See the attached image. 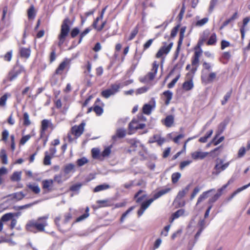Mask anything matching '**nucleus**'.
I'll return each instance as SVG.
<instances>
[{
    "mask_svg": "<svg viewBox=\"0 0 250 250\" xmlns=\"http://www.w3.org/2000/svg\"><path fill=\"white\" fill-rule=\"evenodd\" d=\"M48 216L39 217L37 220H30L26 225L25 228L27 230L36 232V229L39 231H43L44 228L47 225V219Z\"/></svg>",
    "mask_w": 250,
    "mask_h": 250,
    "instance_id": "f257e3e1",
    "label": "nucleus"
},
{
    "mask_svg": "<svg viewBox=\"0 0 250 250\" xmlns=\"http://www.w3.org/2000/svg\"><path fill=\"white\" fill-rule=\"evenodd\" d=\"M70 21L68 18L64 19L61 25V33L58 36V45L61 46L70 31Z\"/></svg>",
    "mask_w": 250,
    "mask_h": 250,
    "instance_id": "f03ea898",
    "label": "nucleus"
},
{
    "mask_svg": "<svg viewBox=\"0 0 250 250\" xmlns=\"http://www.w3.org/2000/svg\"><path fill=\"white\" fill-rule=\"evenodd\" d=\"M229 165V162L224 163V160L221 159H217L216 160V164L212 172L213 175L217 176L222 171L225 170Z\"/></svg>",
    "mask_w": 250,
    "mask_h": 250,
    "instance_id": "7ed1b4c3",
    "label": "nucleus"
},
{
    "mask_svg": "<svg viewBox=\"0 0 250 250\" xmlns=\"http://www.w3.org/2000/svg\"><path fill=\"white\" fill-rule=\"evenodd\" d=\"M120 88V84L115 83L111 84L109 88L103 90L101 94L103 97L107 99L110 96L114 95L118 92Z\"/></svg>",
    "mask_w": 250,
    "mask_h": 250,
    "instance_id": "20e7f679",
    "label": "nucleus"
},
{
    "mask_svg": "<svg viewBox=\"0 0 250 250\" xmlns=\"http://www.w3.org/2000/svg\"><path fill=\"white\" fill-rule=\"evenodd\" d=\"M173 45V43L171 42L168 44L167 43H164V45L162 46L156 55V57L160 58L162 57L164 55H167L170 51Z\"/></svg>",
    "mask_w": 250,
    "mask_h": 250,
    "instance_id": "39448f33",
    "label": "nucleus"
},
{
    "mask_svg": "<svg viewBox=\"0 0 250 250\" xmlns=\"http://www.w3.org/2000/svg\"><path fill=\"white\" fill-rule=\"evenodd\" d=\"M145 126L146 125L145 124H140L139 123V121L134 119L129 124V134H132L131 131L134 129H143Z\"/></svg>",
    "mask_w": 250,
    "mask_h": 250,
    "instance_id": "423d86ee",
    "label": "nucleus"
},
{
    "mask_svg": "<svg viewBox=\"0 0 250 250\" xmlns=\"http://www.w3.org/2000/svg\"><path fill=\"white\" fill-rule=\"evenodd\" d=\"M85 125V124L83 122L78 126H73L71 129L72 134L74 135L76 138L80 137L83 132Z\"/></svg>",
    "mask_w": 250,
    "mask_h": 250,
    "instance_id": "0eeeda50",
    "label": "nucleus"
},
{
    "mask_svg": "<svg viewBox=\"0 0 250 250\" xmlns=\"http://www.w3.org/2000/svg\"><path fill=\"white\" fill-rule=\"evenodd\" d=\"M216 76V75L215 73L211 72L209 73L208 76V77L206 74L205 73L204 71L203 70L201 79L203 82L205 83H208L213 82L215 79Z\"/></svg>",
    "mask_w": 250,
    "mask_h": 250,
    "instance_id": "6e6552de",
    "label": "nucleus"
},
{
    "mask_svg": "<svg viewBox=\"0 0 250 250\" xmlns=\"http://www.w3.org/2000/svg\"><path fill=\"white\" fill-rule=\"evenodd\" d=\"M208 154V152L197 150L191 154V158L195 160H202L206 158Z\"/></svg>",
    "mask_w": 250,
    "mask_h": 250,
    "instance_id": "1a4fd4ad",
    "label": "nucleus"
},
{
    "mask_svg": "<svg viewBox=\"0 0 250 250\" xmlns=\"http://www.w3.org/2000/svg\"><path fill=\"white\" fill-rule=\"evenodd\" d=\"M229 183L223 186L221 188L217 190V193L215 194L212 197L210 198L208 201V204H212L216 202L218 198L222 195L223 191L228 187Z\"/></svg>",
    "mask_w": 250,
    "mask_h": 250,
    "instance_id": "9d476101",
    "label": "nucleus"
},
{
    "mask_svg": "<svg viewBox=\"0 0 250 250\" xmlns=\"http://www.w3.org/2000/svg\"><path fill=\"white\" fill-rule=\"evenodd\" d=\"M209 34L210 33L208 30H205L203 32L198 42V45L199 46H200L204 44V42L207 40V39L209 37Z\"/></svg>",
    "mask_w": 250,
    "mask_h": 250,
    "instance_id": "9b49d317",
    "label": "nucleus"
},
{
    "mask_svg": "<svg viewBox=\"0 0 250 250\" xmlns=\"http://www.w3.org/2000/svg\"><path fill=\"white\" fill-rule=\"evenodd\" d=\"M54 181L51 179L45 180L42 181V188L44 189H47L48 191L50 190L51 188L53 186Z\"/></svg>",
    "mask_w": 250,
    "mask_h": 250,
    "instance_id": "f8f14e48",
    "label": "nucleus"
},
{
    "mask_svg": "<svg viewBox=\"0 0 250 250\" xmlns=\"http://www.w3.org/2000/svg\"><path fill=\"white\" fill-rule=\"evenodd\" d=\"M126 131L123 128H119L116 131V134L112 136V139L115 140L116 138H122L125 136Z\"/></svg>",
    "mask_w": 250,
    "mask_h": 250,
    "instance_id": "ddd939ff",
    "label": "nucleus"
},
{
    "mask_svg": "<svg viewBox=\"0 0 250 250\" xmlns=\"http://www.w3.org/2000/svg\"><path fill=\"white\" fill-rule=\"evenodd\" d=\"M214 190V189H211L210 190L203 192L202 194L200 195L198 199L197 205L199 204L203 201L207 199L208 196V193L213 191Z\"/></svg>",
    "mask_w": 250,
    "mask_h": 250,
    "instance_id": "4468645a",
    "label": "nucleus"
},
{
    "mask_svg": "<svg viewBox=\"0 0 250 250\" xmlns=\"http://www.w3.org/2000/svg\"><path fill=\"white\" fill-rule=\"evenodd\" d=\"M18 75H19L18 72L13 73L12 72H10L9 73L7 78L6 79H5L4 80H3V83H6L7 82V81H13L17 77Z\"/></svg>",
    "mask_w": 250,
    "mask_h": 250,
    "instance_id": "2eb2a0df",
    "label": "nucleus"
},
{
    "mask_svg": "<svg viewBox=\"0 0 250 250\" xmlns=\"http://www.w3.org/2000/svg\"><path fill=\"white\" fill-rule=\"evenodd\" d=\"M21 171H15L11 175L10 179L13 182H19L21 180Z\"/></svg>",
    "mask_w": 250,
    "mask_h": 250,
    "instance_id": "dca6fc26",
    "label": "nucleus"
},
{
    "mask_svg": "<svg viewBox=\"0 0 250 250\" xmlns=\"http://www.w3.org/2000/svg\"><path fill=\"white\" fill-rule=\"evenodd\" d=\"M190 188V185H188L185 188L180 191L176 197L178 199H181L188 193Z\"/></svg>",
    "mask_w": 250,
    "mask_h": 250,
    "instance_id": "f3484780",
    "label": "nucleus"
},
{
    "mask_svg": "<svg viewBox=\"0 0 250 250\" xmlns=\"http://www.w3.org/2000/svg\"><path fill=\"white\" fill-rule=\"evenodd\" d=\"M20 54L22 57L28 58L30 55V50L29 48H21Z\"/></svg>",
    "mask_w": 250,
    "mask_h": 250,
    "instance_id": "a211bd4d",
    "label": "nucleus"
},
{
    "mask_svg": "<svg viewBox=\"0 0 250 250\" xmlns=\"http://www.w3.org/2000/svg\"><path fill=\"white\" fill-rule=\"evenodd\" d=\"M163 95L166 98V101H165V104H166L168 105L169 104L170 101L172 99V93L171 91H170L169 90H167L166 91H165L163 93Z\"/></svg>",
    "mask_w": 250,
    "mask_h": 250,
    "instance_id": "6ab92c4d",
    "label": "nucleus"
},
{
    "mask_svg": "<svg viewBox=\"0 0 250 250\" xmlns=\"http://www.w3.org/2000/svg\"><path fill=\"white\" fill-rule=\"evenodd\" d=\"M170 188H167L163 189L160 190L159 192H158L157 193H156V194H154V199L156 200L157 198L161 197V196L167 193V192H168L170 191Z\"/></svg>",
    "mask_w": 250,
    "mask_h": 250,
    "instance_id": "aec40b11",
    "label": "nucleus"
},
{
    "mask_svg": "<svg viewBox=\"0 0 250 250\" xmlns=\"http://www.w3.org/2000/svg\"><path fill=\"white\" fill-rule=\"evenodd\" d=\"M8 196H11L13 197V198L19 201L23 199L25 195L22 192H19L15 193L9 195Z\"/></svg>",
    "mask_w": 250,
    "mask_h": 250,
    "instance_id": "412c9836",
    "label": "nucleus"
},
{
    "mask_svg": "<svg viewBox=\"0 0 250 250\" xmlns=\"http://www.w3.org/2000/svg\"><path fill=\"white\" fill-rule=\"evenodd\" d=\"M14 217V213H8L4 214L0 218L1 221L3 222H7L12 220Z\"/></svg>",
    "mask_w": 250,
    "mask_h": 250,
    "instance_id": "4be33fe9",
    "label": "nucleus"
},
{
    "mask_svg": "<svg viewBox=\"0 0 250 250\" xmlns=\"http://www.w3.org/2000/svg\"><path fill=\"white\" fill-rule=\"evenodd\" d=\"M174 122V118L171 115H169L166 118L165 125L167 127L172 126Z\"/></svg>",
    "mask_w": 250,
    "mask_h": 250,
    "instance_id": "5701e85b",
    "label": "nucleus"
},
{
    "mask_svg": "<svg viewBox=\"0 0 250 250\" xmlns=\"http://www.w3.org/2000/svg\"><path fill=\"white\" fill-rule=\"evenodd\" d=\"M152 106L149 104H145L143 107V113L146 115L150 114Z\"/></svg>",
    "mask_w": 250,
    "mask_h": 250,
    "instance_id": "b1692460",
    "label": "nucleus"
},
{
    "mask_svg": "<svg viewBox=\"0 0 250 250\" xmlns=\"http://www.w3.org/2000/svg\"><path fill=\"white\" fill-rule=\"evenodd\" d=\"M75 165L72 164H68L64 166V172L66 174H68L72 171H74Z\"/></svg>",
    "mask_w": 250,
    "mask_h": 250,
    "instance_id": "393cba45",
    "label": "nucleus"
},
{
    "mask_svg": "<svg viewBox=\"0 0 250 250\" xmlns=\"http://www.w3.org/2000/svg\"><path fill=\"white\" fill-rule=\"evenodd\" d=\"M67 65V62L65 61L62 62L56 70L57 74H61L62 71L64 69Z\"/></svg>",
    "mask_w": 250,
    "mask_h": 250,
    "instance_id": "a878e982",
    "label": "nucleus"
},
{
    "mask_svg": "<svg viewBox=\"0 0 250 250\" xmlns=\"http://www.w3.org/2000/svg\"><path fill=\"white\" fill-rule=\"evenodd\" d=\"M193 86V83L191 81L185 82L183 84V87L185 90H189Z\"/></svg>",
    "mask_w": 250,
    "mask_h": 250,
    "instance_id": "bb28decb",
    "label": "nucleus"
},
{
    "mask_svg": "<svg viewBox=\"0 0 250 250\" xmlns=\"http://www.w3.org/2000/svg\"><path fill=\"white\" fill-rule=\"evenodd\" d=\"M110 186L107 184H103L97 186L94 189V191L95 192H99L103 190H105L109 188Z\"/></svg>",
    "mask_w": 250,
    "mask_h": 250,
    "instance_id": "cd10ccee",
    "label": "nucleus"
},
{
    "mask_svg": "<svg viewBox=\"0 0 250 250\" xmlns=\"http://www.w3.org/2000/svg\"><path fill=\"white\" fill-rule=\"evenodd\" d=\"M28 187L35 193L38 194L40 192L41 189L38 185L35 184H29Z\"/></svg>",
    "mask_w": 250,
    "mask_h": 250,
    "instance_id": "c85d7f7f",
    "label": "nucleus"
},
{
    "mask_svg": "<svg viewBox=\"0 0 250 250\" xmlns=\"http://www.w3.org/2000/svg\"><path fill=\"white\" fill-rule=\"evenodd\" d=\"M154 200L155 199H154V198H151L147 200V201L142 203V204H141V208L144 209V210H146L149 207V206L154 201Z\"/></svg>",
    "mask_w": 250,
    "mask_h": 250,
    "instance_id": "c756f323",
    "label": "nucleus"
},
{
    "mask_svg": "<svg viewBox=\"0 0 250 250\" xmlns=\"http://www.w3.org/2000/svg\"><path fill=\"white\" fill-rule=\"evenodd\" d=\"M216 42V35L215 34L213 33L209 37V39L207 42V44H208V45H213Z\"/></svg>",
    "mask_w": 250,
    "mask_h": 250,
    "instance_id": "7c9ffc66",
    "label": "nucleus"
},
{
    "mask_svg": "<svg viewBox=\"0 0 250 250\" xmlns=\"http://www.w3.org/2000/svg\"><path fill=\"white\" fill-rule=\"evenodd\" d=\"M35 11L33 6H31L28 10V16L29 19H34L35 17Z\"/></svg>",
    "mask_w": 250,
    "mask_h": 250,
    "instance_id": "2f4dec72",
    "label": "nucleus"
},
{
    "mask_svg": "<svg viewBox=\"0 0 250 250\" xmlns=\"http://www.w3.org/2000/svg\"><path fill=\"white\" fill-rule=\"evenodd\" d=\"M181 174L179 172H176L172 174L171 176L172 181L173 183H177L180 178Z\"/></svg>",
    "mask_w": 250,
    "mask_h": 250,
    "instance_id": "473e14b6",
    "label": "nucleus"
},
{
    "mask_svg": "<svg viewBox=\"0 0 250 250\" xmlns=\"http://www.w3.org/2000/svg\"><path fill=\"white\" fill-rule=\"evenodd\" d=\"M88 160L85 157H83L77 161V164L79 167H82L87 164Z\"/></svg>",
    "mask_w": 250,
    "mask_h": 250,
    "instance_id": "72a5a7b5",
    "label": "nucleus"
},
{
    "mask_svg": "<svg viewBox=\"0 0 250 250\" xmlns=\"http://www.w3.org/2000/svg\"><path fill=\"white\" fill-rule=\"evenodd\" d=\"M31 124L30 120L29 119V116L28 114L25 112L23 114V125H29Z\"/></svg>",
    "mask_w": 250,
    "mask_h": 250,
    "instance_id": "f704fd0d",
    "label": "nucleus"
},
{
    "mask_svg": "<svg viewBox=\"0 0 250 250\" xmlns=\"http://www.w3.org/2000/svg\"><path fill=\"white\" fill-rule=\"evenodd\" d=\"M92 156L94 158H100L101 155H100V150L98 148H94L91 150Z\"/></svg>",
    "mask_w": 250,
    "mask_h": 250,
    "instance_id": "c9c22d12",
    "label": "nucleus"
},
{
    "mask_svg": "<svg viewBox=\"0 0 250 250\" xmlns=\"http://www.w3.org/2000/svg\"><path fill=\"white\" fill-rule=\"evenodd\" d=\"M43 163L45 165H50L51 164V156L48 154L47 152L45 153Z\"/></svg>",
    "mask_w": 250,
    "mask_h": 250,
    "instance_id": "e433bc0d",
    "label": "nucleus"
},
{
    "mask_svg": "<svg viewBox=\"0 0 250 250\" xmlns=\"http://www.w3.org/2000/svg\"><path fill=\"white\" fill-rule=\"evenodd\" d=\"M8 95L5 94L0 98V106H3L5 105ZM10 96V95H9Z\"/></svg>",
    "mask_w": 250,
    "mask_h": 250,
    "instance_id": "4c0bfd02",
    "label": "nucleus"
},
{
    "mask_svg": "<svg viewBox=\"0 0 250 250\" xmlns=\"http://www.w3.org/2000/svg\"><path fill=\"white\" fill-rule=\"evenodd\" d=\"M142 192H143V190H140L135 194V198H137L136 202H137V203L140 202L146 197L145 195H143V196L139 197V195L141 194V193H142Z\"/></svg>",
    "mask_w": 250,
    "mask_h": 250,
    "instance_id": "58836bf2",
    "label": "nucleus"
},
{
    "mask_svg": "<svg viewBox=\"0 0 250 250\" xmlns=\"http://www.w3.org/2000/svg\"><path fill=\"white\" fill-rule=\"evenodd\" d=\"M185 211L183 209H179L172 214V216L175 218H178L183 215Z\"/></svg>",
    "mask_w": 250,
    "mask_h": 250,
    "instance_id": "ea45409f",
    "label": "nucleus"
},
{
    "mask_svg": "<svg viewBox=\"0 0 250 250\" xmlns=\"http://www.w3.org/2000/svg\"><path fill=\"white\" fill-rule=\"evenodd\" d=\"M138 32V28L136 26L131 32L130 36H129L128 40H132L137 34Z\"/></svg>",
    "mask_w": 250,
    "mask_h": 250,
    "instance_id": "a19ab883",
    "label": "nucleus"
},
{
    "mask_svg": "<svg viewBox=\"0 0 250 250\" xmlns=\"http://www.w3.org/2000/svg\"><path fill=\"white\" fill-rule=\"evenodd\" d=\"M49 122L47 120H43L42 122V129L43 131H45L48 127Z\"/></svg>",
    "mask_w": 250,
    "mask_h": 250,
    "instance_id": "79ce46f5",
    "label": "nucleus"
},
{
    "mask_svg": "<svg viewBox=\"0 0 250 250\" xmlns=\"http://www.w3.org/2000/svg\"><path fill=\"white\" fill-rule=\"evenodd\" d=\"M208 18H204L202 20H199L196 22V25L202 26L208 22Z\"/></svg>",
    "mask_w": 250,
    "mask_h": 250,
    "instance_id": "37998d69",
    "label": "nucleus"
},
{
    "mask_svg": "<svg viewBox=\"0 0 250 250\" xmlns=\"http://www.w3.org/2000/svg\"><path fill=\"white\" fill-rule=\"evenodd\" d=\"M135 208L134 207H131L130 208H129L123 214L121 218V222H123L124 221V220L125 218V217L127 216V215L132 210L134 209Z\"/></svg>",
    "mask_w": 250,
    "mask_h": 250,
    "instance_id": "c03bdc74",
    "label": "nucleus"
},
{
    "mask_svg": "<svg viewBox=\"0 0 250 250\" xmlns=\"http://www.w3.org/2000/svg\"><path fill=\"white\" fill-rule=\"evenodd\" d=\"M199 62V59L193 57V60L192 61V65L195 66L194 68H192V70L193 72H195L197 70V67L198 64Z\"/></svg>",
    "mask_w": 250,
    "mask_h": 250,
    "instance_id": "a18cd8bd",
    "label": "nucleus"
},
{
    "mask_svg": "<svg viewBox=\"0 0 250 250\" xmlns=\"http://www.w3.org/2000/svg\"><path fill=\"white\" fill-rule=\"evenodd\" d=\"M159 63L156 61H154L152 64V68L151 70V72L154 73V74H156L157 72L158 68L159 67Z\"/></svg>",
    "mask_w": 250,
    "mask_h": 250,
    "instance_id": "49530a36",
    "label": "nucleus"
},
{
    "mask_svg": "<svg viewBox=\"0 0 250 250\" xmlns=\"http://www.w3.org/2000/svg\"><path fill=\"white\" fill-rule=\"evenodd\" d=\"M192 163L191 160H187L182 162L180 165V167L181 169L184 168L188 166Z\"/></svg>",
    "mask_w": 250,
    "mask_h": 250,
    "instance_id": "de8ad7c7",
    "label": "nucleus"
},
{
    "mask_svg": "<svg viewBox=\"0 0 250 250\" xmlns=\"http://www.w3.org/2000/svg\"><path fill=\"white\" fill-rule=\"evenodd\" d=\"M91 29L89 28H87L84 30L80 35V38L79 41V43H81L82 41L83 38L87 35L90 31Z\"/></svg>",
    "mask_w": 250,
    "mask_h": 250,
    "instance_id": "09e8293b",
    "label": "nucleus"
},
{
    "mask_svg": "<svg viewBox=\"0 0 250 250\" xmlns=\"http://www.w3.org/2000/svg\"><path fill=\"white\" fill-rule=\"evenodd\" d=\"M82 186V184H80V183L77 184L72 186L70 187V189L71 191H78L81 188Z\"/></svg>",
    "mask_w": 250,
    "mask_h": 250,
    "instance_id": "8fccbe9b",
    "label": "nucleus"
},
{
    "mask_svg": "<svg viewBox=\"0 0 250 250\" xmlns=\"http://www.w3.org/2000/svg\"><path fill=\"white\" fill-rule=\"evenodd\" d=\"M201 190V188H200L198 187H196L193 191V192L192 193V194H191V196H190V199L191 200H192L196 196V195L199 192V191H200Z\"/></svg>",
    "mask_w": 250,
    "mask_h": 250,
    "instance_id": "3c124183",
    "label": "nucleus"
},
{
    "mask_svg": "<svg viewBox=\"0 0 250 250\" xmlns=\"http://www.w3.org/2000/svg\"><path fill=\"white\" fill-rule=\"evenodd\" d=\"M180 77V75H178L175 79H174L172 82L171 83H170L168 85H167V86L169 88H172L174 85L175 84V83H177V82L178 81V79H179Z\"/></svg>",
    "mask_w": 250,
    "mask_h": 250,
    "instance_id": "603ef678",
    "label": "nucleus"
},
{
    "mask_svg": "<svg viewBox=\"0 0 250 250\" xmlns=\"http://www.w3.org/2000/svg\"><path fill=\"white\" fill-rule=\"evenodd\" d=\"M111 152L110 148L109 147H106L102 152L101 156L103 157L108 156Z\"/></svg>",
    "mask_w": 250,
    "mask_h": 250,
    "instance_id": "864d4df0",
    "label": "nucleus"
},
{
    "mask_svg": "<svg viewBox=\"0 0 250 250\" xmlns=\"http://www.w3.org/2000/svg\"><path fill=\"white\" fill-rule=\"evenodd\" d=\"M31 137L30 135H27L23 136L20 141V144L23 145H24L27 141H28Z\"/></svg>",
    "mask_w": 250,
    "mask_h": 250,
    "instance_id": "5fc2aeb1",
    "label": "nucleus"
},
{
    "mask_svg": "<svg viewBox=\"0 0 250 250\" xmlns=\"http://www.w3.org/2000/svg\"><path fill=\"white\" fill-rule=\"evenodd\" d=\"M246 152V149L244 147H241L238 153V157L239 158L242 157L245 155V153Z\"/></svg>",
    "mask_w": 250,
    "mask_h": 250,
    "instance_id": "6e6d98bb",
    "label": "nucleus"
},
{
    "mask_svg": "<svg viewBox=\"0 0 250 250\" xmlns=\"http://www.w3.org/2000/svg\"><path fill=\"white\" fill-rule=\"evenodd\" d=\"M231 94V92L229 91V92H228L226 93V94L225 95V96L224 97V100L222 101V104L223 105L227 103V102L228 101L229 99L230 98Z\"/></svg>",
    "mask_w": 250,
    "mask_h": 250,
    "instance_id": "4d7b16f0",
    "label": "nucleus"
},
{
    "mask_svg": "<svg viewBox=\"0 0 250 250\" xmlns=\"http://www.w3.org/2000/svg\"><path fill=\"white\" fill-rule=\"evenodd\" d=\"M94 111L98 115H101L103 112V109L102 107L99 106H96L94 108Z\"/></svg>",
    "mask_w": 250,
    "mask_h": 250,
    "instance_id": "13d9d810",
    "label": "nucleus"
},
{
    "mask_svg": "<svg viewBox=\"0 0 250 250\" xmlns=\"http://www.w3.org/2000/svg\"><path fill=\"white\" fill-rule=\"evenodd\" d=\"M89 216V213H84L82 215L80 216L76 219V222H80L82 221L85 219L87 218Z\"/></svg>",
    "mask_w": 250,
    "mask_h": 250,
    "instance_id": "bf43d9fd",
    "label": "nucleus"
},
{
    "mask_svg": "<svg viewBox=\"0 0 250 250\" xmlns=\"http://www.w3.org/2000/svg\"><path fill=\"white\" fill-rule=\"evenodd\" d=\"M179 28V25H177L172 29L170 34L171 37L173 38L176 36L178 31Z\"/></svg>",
    "mask_w": 250,
    "mask_h": 250,
    "instance_id": "052dcab7",
    "label": "nucleus"
},
{
    "mask_svg": "<svg viewBox=\"0 0 250 250\" xmlns=\"http://www.w3.org/2000/svg\"><path fill=\"white\" fill-rule=\"evenodd\" d=\"M243 191L241 188H238L237 190L234 191L231 196L229 198L228 200L230 201L237 194Z\"/></svg>",
    "mask_w": 250,
    "mask_h": 250,
    "instance_id": "680f3d73",
    "label": "nucleus"
},
{
    "mask_svg": "<svg viewBox=\"0 0 250 250\" xmlns=\"http://www.w3.org/2000/svg\"><path fill=\"white\" fill-rule=\"evenodd\" d=\"M38 202H39L38 201H36V202H33L32 203H30V204L25 205L24 206H20V207H19V208L20 209H23L27 208H30V207H32L33 205H34L36 204Z\"/></svg>",
    "mask_w": 250,
    "mask_h": 250,
    "instance_id": "e2e57ef3",
    "label": "nucleus"
},
{
    "mask_svg": "<svg viewBox=\"0 0 250 250\" xmlns=\"http://www.w3.org/2000/svg\"><path fill=\"white\" fill-rule=\"evenodd\" d=\"M153 40V39H149V40H148L147 42L146 43H145L144 45V49L146 50V49L150 47V46L152 44Z\"/></svg>",
    "mask_w": 250,
    "mask_h": 250,
    "instance_id": "0e129e2a",
    "label": "nucleus"
},
{
    "mask_svg": "<svg viewBox=\"0 0 250 250\" xmlns=\"http://www.w3.org/2000/svg\"><path fill=\"white\" fill-rule=\"evenodd\" d=\"M80 31L78 28H74L71 32V36L72 38L75 37L79 33Z\"/></svg>",
    "mask_w": 250,
    "mask_h": 250,
    "instance_id": "69168bd1",
    "label": "nucleus"
},
{
    "mask_svg": "<svg viewBox=\"0 0 250 250\" xmlns=\"http://www.w3.org/2000/svg\"><path fill=\"white\" fill-rule=\"evenodd\" d=\"M62 174L56 175L54 176V181L58 183H61L62 182Z\"/></svg>",
    "mask_w": 250,
    "mask_h": 250,
    "instance_id": "338daca9",
    "label": "nucleus"
},
{
    "mask_svg": "<svg viewBox=\"0 0 250 250\" xmlns=\"http://www.w3.org/2000/svg\"><path fill=\"white\" fill-rule=\"evenodd\" d=\"M230 45V43L226 41H222L221 42V49H224L226 47L229 46Z\"/></svg>",
    "mask_w": 250,
    "mask_h": 250,
    "instance_id": "774afa93",
    "label": "nucleus"
}]
</instances>
